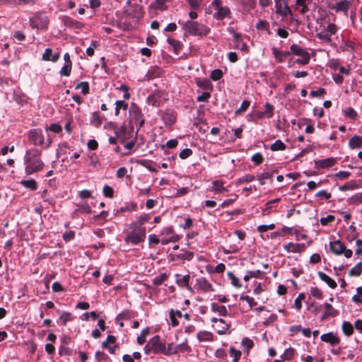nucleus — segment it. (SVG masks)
<instances>
[{
    "instance_id": "1",
    "label": "nucleus",
    "mask_w": 362,
    "mask_h": 362,
    "mask_svg": "<svg viewBox=\"0 0 362 362\" xmlns=\"http://www.w3.org/2000/svg\"><path fill=\"white\" fill-rule=\"evenodd\" d=\"M42 151L36 148L28 150L25 156V173L30 175L43 170L45 163L40 158Z\"/></svg>"
},
{
    "instance_id": "2",
    "label": "nucleus",
    "mask_w": 362,
    "mask_h": 362,
    "mask_svg": "<svg viewBox=\"0 0 362 362\" xmlns=\"http://www.w3.org/2000/svg\"><path fill=\"white\" fill-rule=\"evenodd\" d=\"M182 29L189 35L198 37L206 36L210 33V28L208 26L192 20L185 22L182 24Z\"/></svg>"
},
{
    "instance_id": "3",
    "label": "nucleus",
    "mask_w": 362,
    "mask_h": 362,
    "mask_svg": "<svg viewBox=\"0 0 362 362\" xmlns=\"http://www.w3.org/2000/svg\"><path fill=\"white\" fill-rule=\"evenodd\" d=\"M146 237V228L133 226V224L129 226V231L127 233L124 238L126 243H131L134 245H138L144 242Z\"/></svg>"
},
{
    "instance_id": "4",
    "label": "nucleus",
    "mask_w": 362,
    "mask_h": 362,
    "mask_svg": "<svg viewBox=\"0 0 362 362\" xmlns=\"http://www.w3.org/2000/svg\"><path fill=\"white\" fill-rule=\"evenodd\" d=\"M338 31V26L334 23H329L326 28L317 32L316 37L320 40L322 42L332 45V36L336 35Z\"/></svg>"
},
{
    "instance_id": "5",
    "label": "nucleus",
    "mask_w": 362,
    "mask_h": 362,
    "mask_svg": "<svg viewBox=\"0 0 362 362\" xmlns=\"http://www.w3.org/2000/svg\"><path fill=\"white\" fill-rule=\"evenodd\" d=\"M129 123L138 124L141 128L145 124V117L141 108L134 103H132L129 109Z\"/></svg>"
},
{
    "instance_id": "6",
    "label": "nucleus",
    "mask_w": 362,
    "mask_h": 362,
    "mask_svg": "<svg viewBox=\"0 0 362 362\" xmlns=\"http://www.w3.org/2000/svg\"><path fill=\"white\" fill-rule=\"evenodd\" d=\"M291 54H293L296 56H299L296 60V63L300 65L308 64L310 59V54L303 48L300 47L298 45L293 44L290 47Z\"/></svg>"
},
{
    "instance_id": "7",
    "label": "nucleus",
    "mask_w": 362,
    "mask_h": 362,
    "mask_svg": "<svg viewBox=\"0 0 362 362\" xmlns=\"http://www.w3.org/2000/svg\"><path fill=\"white\" fill-rule=\"evenodd\" d=\"M30 25L32 28L47 29L49 23V19L45 13H36L29 20Z\"/></svg>"
},
{
    "instance_id": "8",
    "label": "nucleus",
    "mask_w": 362,
    "mask_h": 362,
    "mask_svg": "<svg viewBox=\"0 0 362 362\" xmlns=\"http://www.w3.org/2000/svg\"><path fill=\"white\" fill-rule=\"evenodd\" d=\"M28 141L33 146H42L45 144V136L40 129H33L28 133Z\"/></svg>"
},
{
    "instance_id": "9",
    "label": "nucleus",
    "mask_w": 362,
    "mask_h": 362,
    "mask_svg": "<svg viewBox=\"0 0 362 362\" xmlns=\"http://www.w3.org/2000/svg\"><path fill=\"white\" fill-rule=\"evenodd\" d=\"M133 132L134 127L132 124H129V126L122 125L115 129L117 137L122 144L132 136Z\"/></svg>"
},
{
    "instance_id": "10",
    "label": "nucleus",
    "mask_w": 362,
    "mask_h": 362,
    "mask_svg": "<svg viewBox=\"0 0 362 362\" xmlns=\"http://www.w3.org/2000/svg\"><path fill=\"white\" fill-rule=\"evenodd\" d=\"M329 247L332 252L335 255H339L344 254L346 258L352 256V250L346 249V247L339 240L330 242Z\"/></svg>"
},
{
    "instance_id": "11",
    "label": "nucleus",
    "mask_w": 362,
    "mask_h": 362,
    "mask_svg": "<svg viewBox=\"0 0 362 362\" xmlns=\"http://www.w3.org/2000/svg\"><path fill=\"white\" fill-rule=\"evenodd\" d=\"M136 21H134L132 16L126 15L125 12L117 22V27L123 30H131L134 28V24Z\"/></svg>"
},
{
    "instance_id": "12",
    "label": "nucleus",
    "mask_w": 362,
    "mask_h": 362,
    "mask_svg": "<svg viewBox=\"0 0 362 362\" xmlns=\"http://www.w3.org/2000/svg\"><path fill=\"white\" fill-rule=\"evenodd\" d=\"M149 346H151L153 354H159L165 352V342L158 335L150 339Z\"/></svg>"
},
{
    "instance_id": "13",
    "label": "nucleus",
    "mask_w": 362,
    "mask_h": 362,
    "mask_svg": "<svg viewBox=\"0 0 362 362\" xmlns=\"http://www.w3.org/2000/svg\"><path fill=\"white\" fill-rule=\"evenodd\" d=\"M274 1L276 13L284 18L287 17L288 16H289L291 18L292 17V11L288 5L281 4L279 0Z\"/></svg>"
},
{
    "instance_id": "14",
    "label": "nucleus",
    "mask_w": 362,
    "mask_h": 362,
    "mask_svg": "<svg viewBox=\"0 0 362 362\" xmlns=\"http://www.w3.org/2000/svg\"><path fill=\"white\" fill-rule=\"evenodd\" d=\"M116 338L112 335H108L106 341H103L102 344L103 348H106L108 349L109 352L112 354L116 353V351L119 349V346L115 344Z\"/></svg>"
},
{
    "instance_id": "15",
    "label": "nucleus",
    "mask_w": 362,
    "mask_h": 362,
    "mask_svg": "<svg viewBox=\"0 0 362 362\" xmlns=\"http://www.w3.org/2000/svg\"><path fill=\"white\" fill-rule=\"evenodd\" d=\"M337 158H327L325 159L317 160L315 161V168L318 169L328 168L334 166L337 163Z\"/></svg>"
},
{
    "instance_id": "16",
    "label": "nucleus",
    "mask_w": 362,
    "mask_h": 362,
    "mask_svg": "<svg viewBox=\"0 0 362 362\" xmlns=\"http://www.w3.org/2000/svg\"><path fill=\"white\" fill-rule=\"evenodd\" d=\"M213 7L216 10L215 16L217 19L222 20L224 18L229 16L230 14L229 8L227 6H222V4H218V6L214 5Z\"/></svg>"
},
{
    "instance_id": "17",
    "label": "nucleus",
    "mask_w": 362,
    "mask_h": 362,
    "mask_svg": "<svg viewBox=\"0 0 362 362\" xmlns=\"http://www.w3.org/2000/svg\"><path fill=\"white\" fill-rule=\"evenodd\" d=\"M196 285L199 289L204 292H210L214 291L212 285L204 277L197 279L196 280Z\"/></svg>"
},
{
    "instance_id": "18",
    "label": "nucleus",
    "mask_w": 362,
    "mask_h": 362,
    "mask_svg": "<svg viewBox=\"0 0 362 362\" xmlns=\"http://www.w3.org/2000/svg\"><path fill=\"white\" fill-rule=\"evenodd\" d=\"M320 339L322 341L330 344L332 346H336L339 344L340 340L336 334L329 332L321 335Z\"/></svg>"
},
{
    "instance_id": "19",
    "label": "nucleus",
    "mask_w": 362,
    "mask_h": 362,
    "mask_svg": "<svg viewBox=\"0 0 362 362\" xmlns=\"http://www.w3.org/2000/svg\"><path fill=\"white\" fill-rule=\"evenodd\" d=\"M272 54H274L276 60L280 63L283 62L286 59L291 56L290 51H281L277 48H272Z\"/></svg>"
},
{
    "instance_id": "20",
    "label": "nucleus",
    "mask_w": 362,
    "mask_h": 362,
    "mask_svg": "<svg viewBox=\"0 0 362 362\" xmlns=\"http://www.w3.org/2000/svg\"><path fill=\"white\" fill-rule=\"evenodd\" d=\"M305 248V244H294L293 243H289L285 245H284V249L288 252H300L304 250Z\"/></svg>"
},
{
    "instance_id": "21",
    "label": "nucleus",
    "mask_w": 362,
    "mask_h": 362,
    "mask_svg": "<svg viewBox=\"0 0 362 362\" xmlns=\"http://www.w3.org/2000/svg\"><path fill=\"white\" fill-rule=\"evenodd\" d=\"M176 276V283L180 287H185L189 291H192V288L189 286V283L190 280V276L189 274L181 276L180 274H175Z\"/></svg>"
},
{
    "instance_id": "22",
    "label": "nucleus",
    "mask_w": 362,
    "mask_h": 362,
    "mask_svg": "<svg viewBox=\"0 0 362 362\" xmlns=\"http://www.w3.org/2000/svg\"><path fill=\"white\" fill-rule=\"evenodd\" d=\"M197 338L200 342L212 341L214 340V334L208 331H199L197 334Z\"/></svg>"
},
{
    "instance_id": "23",
    "label": "nucleus",
    "mask_w": 362,
    "mask_h": 362,
    "mask_svg": "<svg viewBox=\"0 0 362 362\" xmlns=\"http://www.w3.org/2000/svg\"><path fill=\"white\" fill-rule=\"evenodd\" d=\"M319 278L324 282H325L330 288H335L337 287V283L334 279L329 277L328 275L322 272H318Z\"/></svg>"
},
{
    "instance_id": "24",
    "label": "nucleus",
    "mask_w": 362,
    "mask_h": 362,
    "mask_svg": "<svg viewBox=\"0 0 362 362\" xmlns=\"http://www.w3.org/2000/svg\"><path fill=\"white\" fill-rule=\"evenodd\" d=\"M310 0H296L295 10H299L302 14L308 11V3Z\"/></svg>"
},
{
    "instance_id": "25",
    "label": "nucleus",
    "mask_w": 362,
    "mask_h": 362,
    "mask_svg": "<svg viewBox=\"0 0 362 362\" xmlns=\"http://www.w3.org/2000/svg\"><path fill=\"white\" fill-rule=\"evenodd\" d=\"M150 218L151 217L149 214H142L139 217V218L136 221H133L132 224H133V226L135 227L138 226L139 228H146L145 226H144V225L149 221Z\"/></svg>"
},
{
    "instance_id": "26",
    "label": "nucleus",
    "mask_w": 362,
    "mask_h": 362,
    "mask_svg": "<svg viewBox=\"0 0 362 362\" xmlns=\"http://www.w3.org/2000/svg\"><path fill=\"white\" fill-rule=\"evenodd\" d=\"M349 146L351 148H361L362 146V136L355 135L349 141Z\"/></svg>"
},
{
    "instance_id": "27",
    "label": "nucleus",
    "mask_w": 362,
    "mask_h": 362,
    "mask_svg": "<svg viewBox=\"0 0 362 362\" xmlns=\"http://www.w3.org/2000/svg\"><path fill=\"white\" fill-rule=\"evenodd\" d=\"M211 310L218 313L221 316H226L228 315V310L224 305H220L216 303L211 304Z\"/></svg>"
},
{
    "instance_id": "28",
    "label": "nucleus",
    "mask_w": 362,
    "mask_h": 362,
    "mask_svg": "<svg viewBox=\"0 0 362 362\" xmlns=\"http://www.w3.org/2000/svg\"><path fill=\"white\" fill-rule=\"evenodd\" d=\"M272 175H273V172H270V171H264L262 174L259 175L257 176V180H258L259 184L261 185H264L265 184L264 180H267V179H270L271 182H273V180L272 178Z\"/></svg>"
},
{
    "instance_id": "29",
    "label": "nucleus",
    "mask_w": 362,
    "mask_h": 362,
    "mask_svg": "<svg viewBox=\"0 0 362 362\" xmlns=\"http://www.w3.org/2000/svg\"><path fill=\"white\" fill-rule=\"evenodd\" d=\"M21 184L25 188L30 189L31 190H35L37 188V184L33 179L22 180Z\"/></svg>"
},
{
    "instance_id": "30",
    "label": "nucleus",
    "mask_w": 362,
    "mask_h": 362,
    "mask_svg": "<svg viewBox=\"0 0 362 362\" xmlns=\"http://www.w3.org/2000/svg\"><path fill=\"white\" fill-rule=\"evenodd\" d=\"M281 233H282V236L284 235L286 233L288 234H295L296 236V240H299L298 238V228H296L293 227H287L284 226L281 230Z\"/></svg>"
},
{
    "instance_id": "31",
    "label": "nucleus",
    "mask_w": 362,
    "mask_h": 362,
    "mask_svg": "<svg viewBox=\"0 0 362 362\" xmlns=\"http://www.w3.org/2000/svg\"><path fill=\"white\" fill-rule=\"evenodd\" d=\"M128 108V104L124 100H117L115 102V114L116 116H118L119 114V110L121 109L124 110H127Z\"/></svg>"
},
{
    "instance_id": "32",
    "label": "nucleus",
    "mask_w": 362,
    "mask_h": 362,
    "mask_svg": "<svg viewBox=\"0 0 362 362\" xmlns=\"http://www.w3.org/2000/svg\"><path fill=\"white\" fill-rule=\"evenodd\" d=\"M227 276L228 279L230 280V284L235 288H240L242 286V284L240 282V279L236 277L233 272H228Z\"/></svg>"
},
{
    "instance_id": "33",
    "label": "nucleus",
    "mask_w": 362,
    "mask_h": 362,
    "mask_svg": "<svg viewBox=\"0 0 362 362\" xmlns=\"http://www.w3.org/2000/svg\"><path fill=\"white\" fill-rule=\"evenodd\" d=\"M294 349L293 348L286 349L281 355V361H289L294 355Z\"/></svg>"
},
{
    "instance_id": "34",
    "label": "nucleus",
    "mask_w": 362,
    "mask_h": 362,
    "mask_svg": "<svg viewBox=\"0 0 362 362\" xmlns=\"http://www.w3.org/2000/svg\"><path fill=\"white\" fill-rule=\"evenodd\" d=\"M241 345L243 346V347L244 348V349L246 351L247 354H248L249 351L253 347L254 343L250 339H249L247 337H244L242 339Z\"/></svg>"
},
{
    "instance_id": "35",
    "label": "nucleus",
    "mask_w": 362,
    "mask_h": 362,
    "mask_svg": "<svg viewBox=\"0 0 362 362\" xmlns=\"http://www.w3.org/2000/svg\"><path fill=\"white\" fill-rule=\"evenodd\" d=\"M270 149L273 151H284L286 149V145L281 140L278 139L271 145Z\"/></svg>"
},
{
    "instance_id": "36",
    "label": "nucleus",
    "mask_w": 362,
    "mask_h": 362,
    "mask_svg": "<svg viewBox=\"0 0 362 362\" xmlns=\"http://www.w3.org/2000/svg\"><path fill=\"white\" fill-rule=\"evenodd\" d=\"M342 331L345 335L349 337L354 332V328L352 325L349 322H344L342 324Z\"/></svg>"
},
{
    "instance_id": "37",
    "label": "nucleus",
    "mask_w": 362,
    "mask_h": 362,
    "mask_svg": "<svg viewBox=\"0 0 362 362\" xmlns=\"http://www.w3.org/2000/svg\"><path fill=\"white\" fill-rule=\"evenodd\" d=\"M241 351L237 350L235 347L231 346L230 348V355L233 357V362H238L241 357Z\"/></svg>"
},
{
    "instance_id": "38",
    "label": "nucleus",
    "mask_w": 362,
    "mask_h": 362,
    "mask_svg": "<svg viewBox=\"0 0 362 362\" xmlns=\"http://www.w3.org/2000/svg\"><path fill=\"white\" fill-rule=\"evenodd\" d=\"M72 320L73 317L71 314L70 313L64 312L60 315L58 322L65 325L67 322L71 321Z\"/></svg>"
},
{
    "instance_id": "39",
    "label": "nucleus",
    "mask_w": 362,
    "mask_h": 362,
    "mask_svg": "<svg viewBox=\"0 0 362 362\" xmlns=\"http://www.w3.org/2000/svg\"><path fill=\"white\" fill-rule=\"evenodd\" d=\"M212 189L217 192H223L226 191L223 186V182L220 180L213 182Z\"/></svg>"
},
{
    "instance_id": "40",
    "label": "nucleus",
    "mask_w": 362,
    "mask_h": 362,
    "mask_svg": "<svg viewBox=\"0 0 362 362\" xmlns=\"http://www.w3.org/2000/svg\"><path fill=\"white\" fill-rule=\"evenodd\" d=\"M180 240L178 235H172L169 238H162L160 243L162 245H168L170 243H176Z\"/></svg>"
},
{
    "instance_id": "41",
    "label": "nucleus",
    "mask_w": 362,
    "mask_h": 362,
    "mask_svg": "<svg viewBox=\"0 0 362 362\" xmlns=\"http://www.w3.org/2000/svg\"><path fill=\"white\" fill-rule=\"evenodd\" d=\"M250 105V101H248V100L243 101L240 107L238 110H235V115H240V114L245 112L248 109Z\"/></svg>"
},
{
    "instance_id": "42",
    "label": "nucleus",
    "mask_w": 362,
    "mask_h": 362,
    "mask_svg": "<svg viewBox=\"0 0 362 362\" xmlns=\"http://www.w3.org/2000/svg\"><path fill=\"white\" fill-rule=\"evenodd\" d=\"M168 42L170 45H172L173 47L175 52L176 54H177V52L182 48V43L178 40H176L175 39H170V38L168 39Z\"/></svg>"
},
{
    "instance_id": "43",
    "label": "nucleus",
    "mask_w": 362,
    "mask_h": 362,
    "mask_svg": "<svg viewBox=\"0 0 362 362\" xmlns=\"http://www.w3.org/2000/svg\"><path fill=\"white\" fill-rule=\"evenodd\" d=\"M324 308L325 309V316H335L337 314V311L333 308L332 305L328 303H325L324 304Z\"/></svg>"
},
{
    "instance_id": "44",
    "label": "nucleus",
    "mask_w": 362,
    "mask_h": 362,
    "mask_svg": "<svg viewBox=\"0 0 362 362\" xmlns=\"http://www.w3.org/2000/svg\"><path fill=\"white\" fill-rule=\"evenodd\" d=\"M102 122L103 120L100 118L99 113L98 112H94L92 115L91 124L95 127H99L101 125Z\"/></svg>"
},
{
    "instance_id": "45",
    "label": "nucleus",
    "mask_w": 362,
    "mask_h": 362,
    "mask_svg": "<svg viewBox=\"0 0 362 362\" xmlns=\"http://www.w3.org/2000/svg\"><path fill=\"white\" fill-rule=\"evenodd\" d=\"M168 1H169V0H156V1L153 4V6L156 9L165 11L167 9L165 4Z\"/></svg>"
},
{
    "instance_id": "46",
    "label": "nucleus",
    "mask_w": 362,
    "mask_h": 362,
    "mask_svg": "<svg viewBox=\"0 0 362 362\" xmlns=\"http://www.w3.org/2000/svg\"><path fill=\"white\" fill-rule=\"evenodd\" d=\"M71 68L72 64H64V65L62 67L60 70V75L64 76H69L71 74Z\"/></svg>"
},
{
    "instance_id": "47",
    "label": "nucleus",
    "mask_w": 362,
    "mask_h": 362,
    "mask_svg": "<svg viewBox=\"0 0 362 362\" xmlns=\"http://www.w3.org/2000/svg\"><path fill=\"white\" fill-rule=\"evenodd\" d=\"M344 114L346 117H348L354 120L356 119L357 117H358L357 112L354 110V108H352L351 107L346 108L344 110Z\"/></svg>"
},
{
    "instance_id": "48",
    "label": "nucleus",
    "mask_w": 362,
    "mask_h": 362,
    "mask_svg": "<svg viewBox=\"0 0 362 362\" xmlns=\"http://www.w3.org/2000/svg\"><path fill=\"white\" fill-rule=\"evenodd\" d=\"M76 89L81 88V93L83 95H87L89 93V84L88 82H81L76 87Z\"/></svg>"
},
{
    "instance_id": "49",
    "label": "nucleus",
    "mask_w": 362,
    "mask_h": 362,
    "mask_svg": "<svg viewBox=\"0 0 362 362\" xmlns=\"http://www.w3.org/2000/svg\"><path fill=\"white\" fill-rule=\"evenodd\" d=\"M167 279V275L165 273L160 274L159 276H156L153 279V284L156 286L161 285L165 280Z\"/></svg>"
},
{
    "instance_id": "50",
    "label": "nucleus",
    "mask_w": 362,
    "mask_h": 362,
    "mask_svg": "<svg viewBox=\"0 0 362 362\" xmlns=\"http://www.w3.org/2000/svg\"><path fill=\"white\" fill-rule=\"evenodd\" d=\"M362 272V267H361V263H358L356 265H355L350 271L349 274L350 275L353 276H359Z\"/></svg>"
},
{
    "instance_id": "51",
    "label": "nucleus",
    "mask_w": 362,
    "mask_h": 362,
    "mask_svg": "<svg viewBox=\"0 0 362 362\" xmlns=\"http://www.w3.org/2000/svg\"><path fill=\"white\" fill-rule=\"evenodd\" d=\"M223 76V71L221 69H214L210 74V78L213 81H218Z\"/></svg>"
},
{
    "instance_id": "52",
    "label": "nucleus",
    "mask_w": 362,
    "mask_h": 362,
    "mask_svg": "<svg viewBox=\"0 0 362 362\" xmlns=\"http://www.w3.org/2000/svg\"><path fill=\"white\" fill-rule=\"evenodd\" d=\"M175 354H177V351L175 350V346H173V343L169 344L168 347L165 345V352L163 354L170 356Z\"/></svg>"
},
{
    "instance_id": "53",
    "label": "nucleus",
    "mask_w": 362,
    "mask_h": 362,
    "mask_svg": "<svg viewBox=\"0 0 362 362\" xmlns=\"http://www.w3.org/2000/svg\"><path fill=\"white\" fill-rule=\"evenodd\" d=\"M255 180V177L253 175H246L243 176V177H240L238 180L237 183L240 185L243 182H250Z\"/></svg>"
},
{
    "instance_id": "54",
    "label": "nucleus",
    "mask_w": 362,
    "mask_h": 362,
    "mask_svg": "<svg viewBox=\"0 0 362 362\" xmlns=\"http://www.w3.org/2000/svg\"><path fill=\"white\" fill-rule=\"evenodd\" d=\"M178 258L185 260H191L194 257V253L190 251H184L177 255Z\"/></svg>"
},
{
    "instance_id": "55",
    "label": "nucleus",
    "mask_w": 362,
    "mask_h": 362,
    "mask_svg": "<svg viewBox=\"0 0 362 362\" xmlns=\"http://www.w3.org/2000/svg\"><path fill=\"white\" fill-rule=\"evenodd\" d=\"M132 317V314L129 311L126 310L119 314L116 317V322L122 321L123 320L129 319Z\"/></svg>"
},
{
    "instance_id": "56",
    "label": "nucleus",
    "mask_w": 362,
    "mask_h": 362,
    "mask_svg": "<svg viewBox=\"0 0 362 362\" xmlns=\"http://www.w3.org/2000/svg\"><path fill=\"white\" fill-rule=\"evenodd\" d=\"M197 86L203 89L208 90L211 85L209 80L205 79V80H198L197 81Z\"/></svg>"
},
{
    "instance_id": "57",
    "label": "nucleus",
    "mask_w": 362,
    "mask_h": 362,
    "mask_svg": "<svg viewBox=\"0 0 362 362\" xmlns=\"http://www.w3.org/2000/svg\"><path fill=\"white\" fill-rule=\"evenodd\" d=\"M117 89L124 93L123 98L124 100H128L130 98L131 95L129 93V87L127 85L122 84L119 88H117Z\"/></svg>"
},
{
    "instance_id": "58",
    "label": "nucleus",
    "mask_w": 362,
    "mask_h": 362,
    "mask_svg": "<svg viewBox=\"0 0 362 362\" xmlns=\"http://www.w3.org/2000/svg\"><path fill=\"white\" fill-rule=\"evenodd\" d=\"M251 160L255 165H258L263 162L264 158L260 153H257L252 156Z\"/></svg>"
},
{
    "instance_id": "59",
    "label": "nucleus",
    "mask_w": 362,
    "mask_h": 362,
    "mask_svg": "<svg viewBox=\"0 0 362 362\" xmlns=\"http://www.w3.org/2000/svg\"><path fill=\"white\" fill-rule=\"evenodd\" d=\"M349 7V4L346 1H341L337 4V10L346 11Z\"/></svg>"
},
{
    "instance_id": "60",
    "label": "nucleus",
    "mask_w": 362,
    "mask_h": 362,
    "mask_svg": "<svg viewBox=\"0 0 362 362\" xmlns=\"http://www.w3.org/2000/svg\"><path fill=\"white\" fill-rule=\"evenodd\" d=\"M310 295L317 299L322 298V292L317 287H312L310 288Z\"/></svg>"
},
{
    "instance_id": "61",
    "label": "nucleus",
    "mask_w": 362,
    "mask_h": 362,
    "mask_svg": "<svg viewBox=\"0 0 362 362\" xmlns=\"http://www.w3.org/2000/svg\"><path fill=\"white\" fill-rule=\"evenodd\" d=\"M316 197H317L320 200H327L331 197V194L326 190H321L316 194Z\"/></svg>"
},
{
    "instance_id": "62",
    "label": "nucleus",
    "mask_w": 362,
    "mask_h": 362,
    "mask_svg": "<svg viewBox=\"0 0 362 362\" xmlns=\"http://www.w3.org/2000/svg\"><path fill=\"white\" fill-rule=\"evenodd\" d=\"M350 204H362V192L352 196L350 198Z\"/></svg>"
},
{
    "instance_id": "63",
    "label": "nucleus",
    "mask_w": 362,
    "mask_h": 362,
    "mask_svg": "<svg viewBox=\"0 0 362 362\" xmlns=\"http://www.w3.org/2000/svg\"><path fill=\"white\" fill-rule=\"evenodd\" d=\"M356 43L353 41H345L344 43V45L341 47L344 50H349L350 49L351 50H354L356 47Z\"/></svg>"
},
{
    "instance_id": "64",
    "label": "nucleus",
    "mask_w": 362,
    "mask_h": 362,
    "mask_svg": "<svg viewBox=\"0 0 362 362\" xmlns=\"http://www.w3.org/2000/svg\"><path fill=\"white\" fill-rule=\"evenodd\" d=\"M192 150L190 148H185L182 151H181L179 153V157L181 159H186L190 156L192 155Z\"/></svg>"
}]
</instances>
